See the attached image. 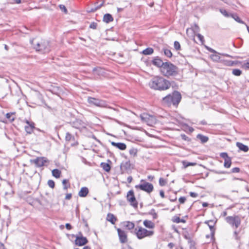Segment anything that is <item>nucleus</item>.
I'll return each mask as SVG.
<instances>
[{
    "instance_id": "obj_1",
    "label": "nucleus",
    "mask_w": 249,
    "mask_h": 249,
    "mask_svg": "<svg viewBox=\"0 0 249 249\" xmlns=\"http://www.w3.org/2000/svg\"><path fill=\"white\" fill-rule=\"evenodd\" d=\"M149 87L154 89L159 90H165L169 89L171 86L169 81L161 76H155L149 82Z\"/></svg>"
},
{
    "instance_id": "obj_2",
    "label": "nucleus",
    "mask_w": 249,
    "mask_h": 249,
    "mask_svg": "<svg viewBox=\"0 0 249 249\" xmlns=\"http://www.w3.org/2000/svg\"><path fill=\"white\" fill-rule=\"evenodd\" d=\"M33 48L36 51L46 53L50 51L49 42L39 37H36L30 41Z\"/></svg>"
},
{
    "instance_id": "obj_3",
    "label": "nucleus",
    "mask_w": 249,
    "mask_h": 249,
    "mask_svg": "<svg viewBox=\"0 0 249 249\" xmlns=\"http://www.w3.org/2000/svg\"><path fill=\"white\" fill-rule=\"evenodd\" d=\"M181 99L180 93L177 91H174L171 94H169L162 99V103L165 106H170L173 105L177 106L180 102Z\"/></svg>"
},
{
    "instance_id": "obj_4",
    "label": "nucleus",
    "mask_w": 249,
    "mask_h": 249,
    "mask_svg": "<svg viewBox=\"0 0 249 249\" xmlns=\"http://www.w3.org/2000/svg\"><path fill=\"white\" fill-rule=\"evenodd\" d=\"M161 73L165 76H175L178 74V68L169 62H164L160 68Z\"/></svg>"
},
{
    "instance_id": "obj_5",
    "label": "nucleus",
    "mask_w": 249,
    "mask_h": 249,
    "mask_svg": "<svg viewBox=\"0 0 249 249\" xmlns=\"http://www.w3.org/2000/svg\"><path fill=\"white\" fill-rule=\"evenodd\" d=\"M134 233L139 239H142L146 237H151L154 234L153 231H149L142 227L135 229Z\"/></svg>"
},
{
    "instance_id": "obj_6",
    "label": "nucleus",
    "mask_w": 249,
    "mask_h": 249,
    "mask_svg": "<svg viewBox=\"0 0 249 249\" xmlns=\"http://www.w3.org/2000/svg\"><path fill=\"white\" fill-rule=\"evenodd\" d=\"M135 188L140 189L148 194L152 192L154 189L153 185L151 183L146 182L143 179L141 180V183L140 184L135 186Z\"/></svg>"
},
{
    "instance_id": "obj_7",
    "label": "nucleus",
    "mask_w": 249,
    "mask_h": 249,
    "mask_svg": "<svg viewBox=\"0 0 249 249\" xmlns=\"http://www.w3.org/2000/svg\"><path fill=\"white\" fill-rule=\"evenodd\" d=\"M140 118L143 122L146 123L148 125L153 126L157 123V120L155 117L147 113H142L140 115Z\"/></svg>"
},
{
    "instance_id": "obj_8",
    "label": "nucleus",
    "mask_w": 249,
    "mask_h": 249,
    "mask_svg": "<svg viewBox=\"0 0 249 249\" xmlns=\"http://www.w3.org/2000/svg\"><path fill=\"white\" fill-rule=\"evenodd\" d=\"M226 221L232 227L237 228L240 225L241 219L238 216H228L226 218Z\"/></svg>"
},
{
    "instance_id": "obj_9",
    "label": "nucleus",
    "mask_w": 249,
    "mask_h": 249,
    "mask_svg": "<svg viewBox=\"0 0 249 249\" xmlns=\"http://www.w3.org/2000/svg\"><path fill=\"white\" fill-rule=\"evenodd\" d=\"M127 200L130 204L134 208L138 207V202L135 198L134 193L133 190H130L128 192L126 196Z\"/></svg>"
},
{
    "instance_id": "obj_10",
    "label": "nucleus",
    "mask_w": 249,
    "mask_h": 249,
    "mask_svg": "<svg viewBox=\"0 0 249 249\" xmlns=\"http://www.w3.org/2000/svg\"><path fill=\"white\" fill-rule=\"evenodd\" d=\"M88 101L89 103L90 104V105H95L96 106L100 107H106V102L103 100H101L92 97H89L88 99Z\"/></svg>"
},
{
    "instance_id": "obj_11",
    "label": "nucleus",
    "mask_w": 249,
    "mask_h": 249,
    "mask_svg": "<svg viewBox=\"0 0 249 249\" xmlns=\"http://www.w3.org/2000/svg\"><path fill=\"white\" fill-rule=\"evenodd\" d=\"M117 232L119 239L122 243H125L127 241V236L125 231L120 229H117Z\"/></svg>"
},
{
    "instance_id": "obj_12",
    "label": "nucleus",
    "mask_w": 249,
    "mask_h": 249,
    "mask_svg": "<svg viewBox=\"0 0 249 249\" xmlns=\"http://www.w3.org/2000/svg\"><path fill=\"white\" fill-rule=\"evenodd\" d=\"M75 242L76 245L81 246L86 244L88 243V240L82 236H77Z\"/></svg>"
},
{
    "instance_id": "obj_13",
    "label": "nucleus",
    "mask_w": 249,
    "mask_h": 249,
    "mask_svg": "<svg viewBox=\"0 0 249 249\" xmlns=\"http://www.w3.org/2000/svg\"><path fill=\"white\" fill-rule=\"evenodd\" d=\"M47 161V160L44 157H39L34 160V163L38 167H42L44 166L45 163Z\"/></svg>"
},
{
    "instance_id": "obj_14",
    "label": "nucleus",
    "mask_w": 249,
    "mask_h": 249,
    "mask_svg": "<svg viewBox=\"0 0 249 249\" xmlns=\"http://www.w3.org/2000/svg\"><path fill=\"white\" fill-rule=\"evenodd\" d=\"M26 123L28 124V125H26L25 126V131L29 134H31L33 130V129L35 128L34 123L33 122H30L29 121L27 120Z\"/></svg>"
},
{
    "instance_id": "obj_15",
    "label": "nucleus",
    "mask_w": 249,
    "mask_h": 249,
    "mask_svg": "<svg viewBox=\"0 0 249 249\" xmlns=\"http://www.w3.org/2000/svg\"><path fill=\"white\" fill-rule=\"evenodd\" d=\"M122 226L127 229L128 230H131L134 228L135 224L132 222L129 221H124L122 223Z\"/></svg>"
},
{
    "instance_id": "obj_16",
    "label": "nucleus",
    "mask_w": 249,
    "mask_h": 249,
    "mask_svg": "<svg viewBox=\"0 0 249 249\" xmlns=\"http://www.w3.org/2000/svg\"><path fill=\"white\" fill-rule=\"evenodd\" d=\"M111 144L112 146H114L121 150H124L126 148V145L124 143L112 142H111Z\"/></svg>"
},
{
    "instance_id": "obj_17",
    "label": "nucleus",
    "mask_w": 249,
    "mask_h": 249,
    "mask_svg": "<svg viewBox=\"0 0 249 249\" xmlns=\"http://www.w3.org/2000/svg\"><path fill=\"white\" fill-rule=\"evenodd\" d=\"M205 223L206 224H207L208 225V226H209V227L210 229V231H211V235L213 236L214 235V233L215 229H214V226L216 223V221L214 222L213 220H210V221H206Z\"/></svg>"
},
{
    "instance_id": "obj_18",
    "label": "nucleus",
    "mask_w": 249,
    "mask_h": 249,
    "mask_svg": "<svg viewBox=\"0 0 249 249\" xmlns=\"http://www.w3.org/2000/svg\"><path fill=\"white\" fill-rule=\"evenodd\" d=\"M152 63L155 66L160 67L161 68L163 66L164 62H163V61L159 57H157L153 59Z\"/></svg>"
},
{
    "instance_id": "obj_19",
    "label": "nucleus",
    "mask_w": 249,
    "mask_h": 249,
    "mask_svg": "<svg viewBox=\"0 0 249 249\" xmlns=\"http://www.w3.org/2000/svg\"><path fill=\"white\" fill-rule=\"evenodd\" d=\"M89 193L88 188L86 187H83L81 188L80 191L78 193V196L80 197H85Z\"/></svg>"
},
{
    "instance_id": "obj_20",
    "label": "nucleus",
    "mask_w": 249,
    "mask_h": 249,
    "mask_svg": "<svg viewBox=\"0 0 249 249\" xmlns=\"http://www.w3.org/2000/svg\"><path fill=\"white\" fill-rule=\"evenodd\" d=\"M113 20V18L112 16L109 14H106L103 17V21L108 23L110 22H111Z\"/></svg>"
},
{
    "instance_id": "obj_21",
    "label": "nucleus",
    "mask_w": 249,
    "mask_h": 249,
    "mask_svg": "<svg viewBox=\"0 0 249 249\" xmlns=\"http://www.w3.org/2000/svg\"><path fill=\"white\" fill-rule=\"evenodd\" d=\"M236 145L238 147V148L244 152H247L249 150V147L244 144L237 142L236 143Z\"/></svg>"
},
{
    "instance_id": "obj_22",
    "label": "nucleus",
    "mask_w": 249,
    "mask_h": 249,
    "mask_svg": "<svg viewBox=\"0 0 249 249\" xmlns=\"http://www.w3.org/2000/svg\"><path fill=\"white\" fill-rule=\"evenodd\" d=\"M107 220L114 224L117 220V219L113 214L109 213L107 215Z\"/></svg>"
},
{
    "instance_id": "obj_23",
    "label": "nucleus",
    "mask_w": 249,
    "mask_h": 249,
    "mask_svg": "<svg viewBox=\"0 0 249 249\" xmlns=\"http://www.w3.org/2000/svg\"><path fill=\"white\" fill-rule=\"evenodd\" d=\"M143 223L145 227L149 229H153L155 227L154 223L150 220H145Z\"/></svg>"
},
{
    "instance_id": "obj_24",
    "label": "nucleus",
    "mask_w": 249,
    "mask_h": 249,
    "mask_svg": "<svg viewBox=\"0 0 249 249\" xmlns=\"http://www.w3.org/2000/svg\"><path fill=\"white\" fill-rule=\"evenodd\" d=\"M154 52V50L152 48H147L142 51V53L144 55H150Z\"/></svg>"
},
{
    "instance_id": "obj_25",
    "label": "nucleus",
    "mask_w": 249,
    "mask_h": 249,
    "mask_svg": "<svg viewBox=\"0 0 249 249\" xmlns=\"http://www.w3.org/2000/svg\"><path fill=\"white\" fill-rule=\"evenodd\" d=\"M231 159L230 157L227 158V159L224 160V166L225 168H229L231 167Z\"/></svg>"
},
{
    "instance_id": "obj_26",
    "label": "nucleus",
    "mask_w": 249,
    "mask_h": 249,
    "mask_svg": "<svg viewBox=\"0 0 249 249\" xmlns=\"http://www.w3.org/2000/svg\"><path fill=\"white\" fill-rule=\"evenodd\" d=\"M183 167L186 168L190 166H195L196 165V162H190L186 161H182V162Z\"/></svg>"
},
{
    "instance_id": "obj_27",
    "label": "nucleus",
    "mask_w": 249,
    "mask_h": 249,
    "mask_svg": "<svg viewBox=\"0 0 249 249\" xmlns=\"http://www.w3.org/2000/svg\"><path fill=\"white\" fill-rule=\"evenodd\" d=\"M62 184L63 185V189L65 190H67L68 188L70 187V184L69 183V180L66 179L63 180Z\"/></svg>"
},
{
    "instance_id": "obj_28",
    "label": "nucleus",
    "mask_w": 249,
    "mask_h": 249,
    "mask_svg": "<svg viewBox=\"0 0 249 249\" xmlns=\"http://www.w3.org/2000/svg\"><path fill=\"white\" fill-rule=\"evenodd\" d=\"M197 138L199 139L201 142L203 143L207 142L208 140V137L201 134L197 135Z\"/></svg>"
},
{
    "instance_id": "obj_29",
    "label": "nucleus",
    "mask_w": 249,
    "mask_h": 249,
    "mask_svg": "<svg viewBox=\"0 0 249 249\" xmlns=\"http://www.w3.org/2000/svg\"><path fill=\"white\" fill-rule=\"evenodd\" d=\"M53 176L56 178H59L60 177L61 172L58 169H53L52 171Z\"/></svg>"
},
{
    "instance_id": "obj_30",
    "label": "nucleus",
    "mask_w": 249,
    "mask_h": 249,
    "mask_svg": "<svg viewBox=\"0 0 249 249\" xmlns=\"http://www.w3.org/2000/svg\"><path fill=\"white\" fill-rule=\"evenodd\" d=\"M241 67L245 70H249V59L243 62Z\"/></svg>"
},
{
    "instance_id": "obj_31",
    "label": "nucleus",
    "mask_w": 249,
    "mask_h": 249,
    "mask_svg": "<svg viewBox=\"0 0 249 249\" xmlns=\"http://www.w3.org/2000/svg\"><path fill=\"white\" fill-rule=\"evenodd\" d=\"M14 115H15V113H7L6 114V117L11 122H13L15 120Z\"/></svg>"
},
{
    "instance_id": "obj_32",
    "label": "nucleus",
    "mask_w": 249,
    "mask_h": 249,
    "mask_svg": "<svg viewBox=\"0 0 249 249\" xmlns=\"http://www.w3.org/2000/svg\"><path fill=\"white\" fill-rule=\"evenodd\" d=\"M164 54L168 57H171L172 56V53L170 50L167 49H163Z\"/></svg>"
},
{
    "instance_id": "obj_33",
    "label": "nucleus",
    "mask_w": 249,
    "mask_h": 249,
    "mask_svg": "<svg viewBox=\"0 0 249 249\" xmlns=\"http://www.w3.org/2000/svg\"><path fill=\"white\" fill-rule=\"evenodd\" d=\"M93 71L95 74L100 75L102 72V69L100 67L94 68L93 69Z\"/></svg>"
},
{
    "instance_id": "obj_34",
    "label": "nucleus",
    "mask_w": 249,
    "mask_h": 249,
    "mask_svg": "<svg viewBox=\"0 0 249 249\" xmlns=\"http://www.w3.org/2000/svg\"><path fill=\"white\" fill-rule=\"evenodd\" d=\"M102 167L104 170H105L107 172H108L110 171V167L108 164L104 163H102Z\"/></svg>"
},
{
    "instance_id": "obj_35",
    "label": "nucleus",
    "mask_w": 249,
    "mask_h": 249,
    "mask_svg": "<svg viewBox=\"0 0 249 249\" xmlns=\"http://www.w3.org/2000/svg\"><path fill=\"white\" fill-rule=\"evenodd\" d=\"M232 73L235 76H240L242 74V71L239 69H233Z\"/></svg>"
},
{
    "instance_id": "obj_36",
    "label": "nucleus",
    "mask_w": 249,
    "mask_h": 249,
    "mask_svg": "<svg viewBox=\"0 0 249 249\" xmlns=\"http://www.w3.org/2000/svg\"><path fill=\"white\" fill-rule=\"evenodd\" d=\"M220 12L225 17H231V15L229 14L228 13V12L226 10H225V9H221L220 10Z\"/></svg>"
},
{
    "instance_id": "obj_37",
    "label": "nucleus",
    "mask_w": 249,
    "mask_h": 249,
    "mask_svg": "<svg viewBox=\"0 0 249 249\" xmlns=\"http://www.w3.org/2000/svg\"><path fill=\"white\" fill-rule=\"evenodd\" d=\"M231 17L234 19L235 20H236L237 22L240 23H242V24H244V21H243L242 20H241L240 18H239V17H238L237 15H231Z\"/></svg>"
},
{
    "instance_id": "obj_38",
    "label": "nucleus",
    "mask_w": 249,
    "mask_h": 249,
    "mask_svg": "<svg viewBox=\"0 0 249 249\" xmlns=\"http://www.w3.org/2000/svg\"><path fill=\"white\" fill-rule=\"evenodd\" d=\"M137 150L135 148H132L129 150V154L133 157L136 156L137 155Z\"/></svg>"
},
{
    "instance_id": "obj_39",
    "label": "nucleus",
    "mask_w": 249,
    "mask_h": 249,
    "mask_svg": "<svg viewBox=\"0 0 249 249\" xmlns=\"http://www.w3.org/2000/svg\"><path fill=\"white\" fill-rule=\"evenodd\" d=\"M196 36L197 37V38L199 40L201 44H203L204 43V41L203 36H202L201 34H198V33L196 34Z\"/></svg>"
},
{
    "instance_id": "obj_40",
    "label": "nucleus",
    "mask_w": 249,
    "mask_h": 249,
    "mask_svg": "<svg viewBox=\"0 0 249 249\" xmlns=\"http://www.w3.org/2000/svg\"><path fill=\"white\" fill-rule=\"evenodd\" d=\"M174 48H175V49L176 50H179L180 48V44L177 41H176L174 42Z\"/></svg>"
},
{
    "instance_id": "obj_41",
    "label": "nucleus",
    "mask_w": 249,
    "mask_h": 249,
    "mask_svg": "<svg viewBox=\"0 0 249 249\" xmlns=\"http://www.w3.org/2000/svg\"><path fill=\"white\" fill-rule=\"evenodd\" d=\"M166 182L163 178H160L159 179V184L160 186H163L166 185Z\"/></svg>"
},
{
    "instance_id": "obj_42",
    "label": "nucleus",
    "mask_w": 249,
    "mask_h": 249,
    "mask_svg": "<svg viewBox=\"0 0 249 249\" xmlns=\"http://www.w3.org/2000/svg\"><path fill=\"white\" fill-rule=\"evenodd\" d=\"M72 136L70 133H67L66 134L65 139L67 141H70L72 138Z\"/></svg>"
},
{
    "instance_id": "obj_43",
    "label": "nucleus",
    "mask_w": 249,
    "mask_h": 249,
    "mask_svg": "<svg viewBox=\"0 0 249 249\" xmlns=\"http://www.w3.org/2000/svg\"><path fill=\"white\" fill-rule=\"evenodd\" d=\"M48 184L52 188H53L55 185L54 182L52 180H48Z\"/></svg>"
},
{
    "instance_id": "obj_44",
    "label": "nucleus",
    "mask_w": 249,
    "mask_h": 249,
    "mask_svg": "<svg viewBox=\"0 0 249 249\" xmlns=\"http://www.w3.org/2000/svg\"><path fill=\"white\" fill-rule=\"evenodd\" d=\"M180 218L178 216H174L172 218L173 222L176 223H180Z\"/></svg>"
},
{
    "instance_id": "obj_45",
    "label": "nucleus",
    "mask_w": 249,
    "mask_h": 249,
    "mask_svg": "<svg viewBox=\"0 0 249 249\" xmlns=\"http://www.w3.org/2000/svg\"><path fill=\"white\" fill-rule=\"evenodd\" d=\"M151 215H152L153 216V218L154 219H156L157 218V214L155 212V210H152L150 213H149Z\"/></svg>"
},
{
    "instance_id": "obj_46",
    "label": "nucleus",
    "mask_w": 249,
    "mask_h": 249,
    "mask_svg": "<svg viewBox=\"0 0 249 249\" xmlns=\"http://www.w3.org/2000/svg\"><path fill=\"white\" fill-rule=\"evenodd\" d=\"M97 26V23L94 22H91L89 25V28L93 29H96Z\"/></svg>"
},
{
    "instance_id": "obj_47",
    "label": "nucleus",
    "mask_w": 249,
    "mask_h": 249,
    "mask_svg": "<svg viewBox=\"0 0 249 249\" xmlns=\"http://www.w3.org/2000/svg\"><path fill=\"white\" fill-rule=\"evenodd\" d=\"M220 156L224 159V160L227 159V158H229L226 153H221L220 154Z\"/></svg>"
},
{
    "instance_id": "obj_48",
    "label": "nucleus",
    "mask_w": 249,
    "mask_h": 249,
    "mask_svg": "<svg viewBox=\"0 0 249 249\" xmlns=\"http://www.w3.org/2000/svg\"><path fill=\"white\" fill-rule=\"evenodd\" d=\"M178 200H179V202H180V203L183 204L186 201V198L185 197H184V196L180 197L179 198Z\"/></svg>"
},
{
    "instance_id": "obj_49",
    "label": "nucleus",
    "mask_w": 249,
    "mask_h": 249,
    "mask_svg": "<svg viewBox=\"0 0 249 249\" xmlns=\"http://www.w3.org/2000/svg\"><path fill=\"white\" fill-rule=\"evenodd\" d=\"M232 173H238L240 172V169L238 167H235L231 169Z\"/></svg>"
},
{
    "instance_id": "obj_50",
    "label": "nucleus",
    "mask_w": 249,
    "mask_h": 249,
    "mask_svg": "<svg viewBox=\"0 0 249 249\" xmlns=\"http://www.w3.org/2000/svg\"><path fill=\"white\" fill-rule=\"evenodd\" d=\"M60 8L61 10L63 11L65 13H67V10L65 6L63 5H60Z\"/></svg>"
},
{
    "instance_id": "obj_51",
    "label": "nucleus",
    "mask_w": 249,
    "mask_h": 249,
    "mask_svg": "<svg viewBox=\"0 0 249 249\" xmlns=\"http://www.w3.org/2000/svg\"><path fill=\"white\" fill-rule=\"evenodd\" d=\"M190 195L193 197H196L198 196L197 194L194 192H190Z\"/></svg>"
},
{
    "instance_id": "obj_52",
    "label": "nucleus",
    "mask_w": 249,
    "mask_h": 249,
    "mask_svg": "<svg viewBox=\"0 0 249 249\" xmlns=\"http://www.w3.org/2000/svg\"><path fill=\"white\" fill-rule=\"evenodd\" d=\"M199 30V27L197 25H195L194 27V31L195 33L198 32Z\"/></svg>"
},
{
    "instance_id": "obj_53",
    "label": "nucleus",
    "mask_w": 249,
    "mask_h": 249,
    "mask_svg": "<svg viewBox=\"0 0 249 249\" xmlns=\"http://www.w3.org/2000/svg\"><path fill=\"white\" fill-rule=\"evenodd\" d=\"M211 58L213 61H217V56L216 55H211Z\"/></svg>"
},
{
    "instance_id": "obj_54",
    "label": "nucleus",
    "mask_w": 249,
    "mask_h": 249,
    "mask_svg": "<svg viewBox=\"0 0 249 249\" xmlns=\"http://www.w3.org/2000/svg\"><path fill=\"white\" fill-rule=\"evenodd\" d=\"M71 198V194H67L66 195L65 199L69 200Z\"/></svg>"
},
{
    "instance_id": "obj_55",
    "label": "nucleus",
    "mask_w": 249,
    "mask_h": 249,
    "mask_svg": "<svg viewBox=\"0 0 249 249\" xmlns=\"http://www.w3.org/2000/svg\"><path fill=\"white\" fill-rule=\"evenodd\" d=\"M160 195L162 198L164 197V192L163 190H160Z\"/></svg>"
},
{
    "instance_id": "obj_56",
    "label": "nucleus",
    "mask_w": 249,
    "mask_h": 249,
    "mask_svg": "<svg viewBox=\"0 0 249 249\" xmlns=\"http://www.w3.org/2000/svg\"><path fill=\"white\" fill-rule=\"evenodd\" d=\"M66 228L68 229V230H71V225L69 224V223H67L66 224Z\"/></svg>"
},
{
    "instance_id": "obj_57",
    "label": "nucleus",
    "mask_w": 249,
    "mask_h": 249,
    "mask_svg": "<svg viewBox=\"0 0 249 249\" xmlns=\"http://www.w3.org/2000/svg\"><path fill=\"white\" fill-rule=\"evenodd\" d=\"M168 246L170 248L172 249L174 247V244L172 243H170L168 244Z\"/></svg>"
},
{
    "instance_id": "obj_58",
    "label": "nucleus",
    "mask_w": 249,
    "mask_h": 249,
    "mask_svg": "<svg viewBox=\"0 0 249 249\" xmlns=\"http://www.w3.org/2000/svg\"><path fill=\"white\" fill-rule=\"evenodd\" d=\"M181 138H182V139L185 140H186L188 138V137L184 134L181 135Z\"/></svg>"
},
{
    "instance_id": "obj_59",
    "label": "nucleus",
    "mask_w": 249,
    "mask_h": 249,
    "mask_svg": "<svg viewBox=\"0 0 249 249\" xmlns=\"http://www.w3.org/2000/svg\"><path fill=\"white\" fill-rule=\"evenodd\" d=\"M132 180V178L131 176H129L127 178V181L128 182H131Z\"/></svg>"
},
{
    "instance_id": "obj_60",
    "label": "nucleus",
    "mask_w": 249,
    "mask_h": 249,
    "mask_svg": "<svg viewBox=\"0 0 249 249\" xmlns=\"http://www.w3.org/2000/svg\"><path fill=\"white\" fill-rule=\"evenodd\" d=\"M103 5V3H101V4H100L99 6H98L96 8H95V9L94 10H93V11H95L96 10H97L98 9H99Z\"/></svg>"
},
{
    "instance_id": "obj_61",
    "label": "nucleus",
    "mask_w": 249,
    "mask_h": 249,
    "mask_svg": "<svg viewBox=\"0 0 249 249\" xmlns=\"http://www.w3.org/2000/svg\"><path fill=\"white\" fill-rule=\"evenodd\" d=\"M227 215V212H223L222 213H221V215L223 216H225Z\"/></svg>"
},
{
    "instance_id": "obj_62",
    "label": "nucleus",
    "mask_w": 249,
    "mask_h": 249,
    "mask_svg": "<svg viewBox=\"0 0 249 249\" xmlns=\"http://www.w3.org/2000/svg\"><path fill=\"white\" fill-rule=\"evenodd\" d=\"M148 179H151V180H152L153 178H154V177L152 176H149L148 177Z\"/></svg>"
},
{
    "instance_id": "obj_63",
    "label": "nucleus",
    "mask_w": 249,
    "mask_h": 249,
    "mask_svg": "<svg viewBox=\"0 0 249 249\" xmlns=\"http://www.w3.org/2000/svg\"><path fill=\"white\" fill-rule=\"evenodd\" d=\"M16 3L19 4L21 3V0H15Z\"/></svg>"
},
{
    "instance_id": "obj_64",
    "label": "nucleus",
    "mask_w": 249,
    "mask_h": 249,
    "mask_svg": "<svg viewBox=\"0 0 249 249\" xmlns=\"http://www.w3.org/2000/svg\"><path fill=\"white\" fill-rule=\"evenodd\" d=\"M83 249H90V248L88 246H86L84 247Z\"/></svg>"
}]
</instances>
